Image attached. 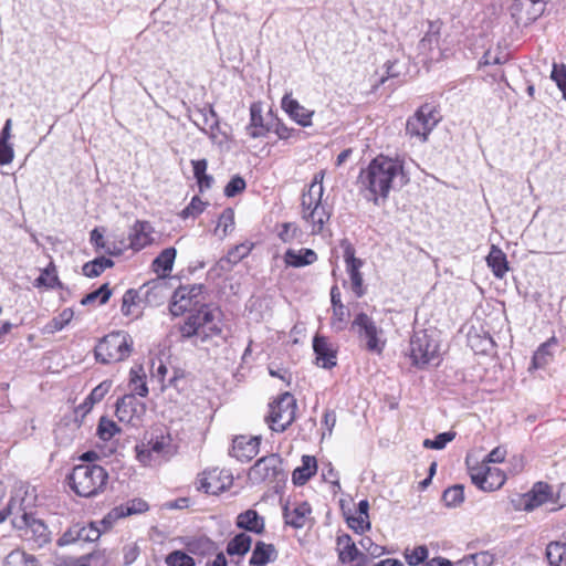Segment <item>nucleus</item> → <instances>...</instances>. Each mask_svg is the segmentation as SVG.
<instances>
[{"instance_id": "50", "label": "nucleus", "mask_w": 566, "mask_h": 566, "mask_svg": "<svg viewBox=\"0 0 566 566\" xmlns=\"http://www.w3.org/2000/svg\"><path fill=\"white\" fill-rule=\"evenodd\" d=\"M272 132L279 137V139L287 140L291 138H298L301 132L292 127H287L279 118L274 117Z\"/></svg>"}, {"instance_id": "31", "label": "nucleus", "mask_w": 566, "mask_h": 566, "mask_svg": "<svg viewBox=\"0 0 566 566\" xmlns=\"http://www.w3.org/2000/svg\"><path fill=\"white\" fill-rule=\"evenodd\" d=\"M556 345V337H551L548 340L539 345L533 355L531 368L539 369L547 366L553 360L554 353L552 348Z\"/></svg>"}, {"instance_id": "52", "label": "nucleus", "mask_w": 566, "mask_h": 566, "mask_svg": "<svg viewBox=\"0 0 566 566\" xmlns=\"http://www.w3.org/2000/svg\"><path fill=\"white\" fill-rule=\"evenodd\" d=\"M455 437V432L447 431L439 433L434 439H426L423 441V447L427 449L441 450L443 449L448 442L452 441Z\"/></svg>"}, {"instance_id": "2", "label": "nucleus", "mask_w": 566, "mask_h": 566, "mask_svg": "<svg viewBox=\"0 0 566 566\" xmlns=\"http://www.w3.org/2000/svg\"><path fill=\"white\" fill-rule=\"evenodd\" d=\"M358 180L371 195L370 199L377 203L378 198L386 199L390 190L401 188L409 178L405 172L402 160L380 155L361 169Z\"/></svg>"}, {"instance_id": "14", "label": "nucleus", "mask_w": 566, "mask_h": 566, "mask_svg": "<svg viewBox=\"0 0 566 566\" xmlns=\"http://www.w3.org/2000/svg\"><path fill=\"white\" fill-rule=\"evenodd\" d=\"M553 488L545 482H536L528 492L520 496L517 507L532 512L544 504L553 503Z\"/></svg>"}, {"instance_id": "43", "label": "nucleus", "mask_w": 566, "mask_h": 566, "mask_svg": "<svg viewBox=\"0 0 566 566\" xmlns=\"http://www.w3.org/2000/svg\"><path fill=\"white\" fill-rule=\"evenodd\" d=\"M493 563L494 556L492 554L479 552L463 557L454 566H491Z\"/></svg>"}, {"instance_id": "40", "label": "nucleus", "mask_w": 566, "mask_h": 566, "mask_svg": "<svg viewBox=\"0 0 566 566\" xmlns=\"http://www.w3.org/2000/svg\"><path fill=\"white\" fill-rule=\"evenodd\" d=\"M252 538L245 533L237 534L227 545V553L229 555H244L251 548Z\"/></svg>"}, {"instance_id": "18", "label": "nucleus", "mask_w": 566, "mask_h": 566, "mask_svg": "<svg viewBox=\"0 0 566 566\" xmlns=\"http://www.w3.org/2000/svg\"><path fill=\"white\" fill-rule=\"evenodd\" d=\"M149 510V505L146 501L142 499H134L128 501L125 504H120L114 509H112L102 520L101 523L104 525L105 530H109L118 520L135 515L142 514Z\"/></svg>"}, {"instance_id": "15", "label": "nucleus", "mask_w": 566, "mask_h": 566, "mask_svg": "<svg viewBox=\"0 0 566 566\" xmlns=\"http://www.w3.org/2000/svg\"><path fill=\"white\" fill-rule=\"evenodd\" d=\"M233 478L227 470L218 468L205 471L199 478V490L217 495L231 488Z\"/></svg>"}, {"instance_id": "38", "label": "nucleus", "mask_w": 566, "mask_h": 566, "mask_svg": "<svg viewBox=\"0 0 566 566\" xmlns=\"http://www.w3.org/2000/svg\"><path fill=\"white\" fill-rule=\"evenodd\" d=\"M219 119L217 113L214 112L211 105L203 106L198 108L193 113V124L199 127L200 130L207 132V128L210 125L217 126V120Z\"/></svg>"}, {"instance_id": "19", "label": "nucleus", "mask_w": 566, "mask_h": 566, "mask_svg": "<svg viewBox=\"0 0 566 566\" xmlns=\"http://www.w3.org/2000/svg\"><path fill=\"white\" fill-rule=\"evenodd\" d=\"M260 442V436H239L233 440L231 454L241 462L250 461L259 453Z\"/></svg>"}, {"instance_id": "64", "label": "nucleus", "mask_w": 566, "mask_h": 566, "mask_svg": "<svg viewBox=\"0 0 566 566\" xmlns=\"http://www.w3.org/2000/svg\"><path fill=\"white\" fill-rule=\"evenodd\" d=\"M553 504H556L557 506L553 507L552 510L566 506V483L562 484L556 493L554 492Z\"/></svg>"}, {"instance_id": "34", "label": "nucleus", "mask_w": 566, "mask_h": 566, "mask_svg": "<svg viewBox=\"0 0 566 566\" xmlns=\"http://www.w3.org/2000/svg\"><path fill=\"white\" fill-rule=\"evenodd\" d=\"M186 548L190 554L198 556H207L217 551L216 543L207 536L190 538L186 543Z\"/></svg>"}, {"instance_id": "23", "label": "nucleus", "mask_w": 566, "mask_h": 566, "mask_svg": "<svg viewBox=\"0 0 566 566\" xmlns=\"http://www.w3.org/2000/svg\"><path fill=\"white\" fill-rule=\"evenodd\" d=\"M313 349L318 366L332 368L336 365V352L326 337L316 335L313 339Z\"/></svg>"}, {"instance_id": "62", "label": "nucleus", "mask_w": 566, "mask_h": 566, "mask_svg": "<svg viewBox=\"0 0 566 566\" xmlns=\"http://www.w3.org/2000/svg\"><path fill=\"white\" fill-rule=\"evenodd\" d=\"M506 457V450L503 447L494 448L481 463H501Z\"/></svg>"}, {"instance_id": "36", "label": "nucleus", "mask_w": 566, "mask_h": 566, "mask_svg": "<svg viewBox=\"0 0 566 566\" xmlns=\"http://www.w3.org/2000/svg\"><path fill=\"white\" fill-rule=\"evenodd\" d=\"M112 380L106 379L98 384L86 397L84 402L80 406L84 412H88L93 406L103 400V398L108 394L112 388Z\"/></svg>"}, {"instance_id": "56", "label": "nucleus", "mask_w": 566, "mask_h": 566, "mask_svg": "<svg viewBox=\"0 0 566 566\" xmlns=\"http://www.w3.org/2000/svg\"><path fill=\"white\" fill-rule=\"evenodd\" d=\"M346 521L348 526L358 534H363L370 528L369 518L360 514L348 516Z\"/></svg>"}, {"instance_id": "17", "label": "nucleus", "mask_w": 566, "mask_h": 566, "mask_svg": "<svg viewBox=\"0 0 566 566\" xmlns=\"http://www.w3.org/2000/svg\"><path fill=\"white\" fill-rule=\"evenodd\" d=\"M19 515L14 516L12 520L13 525L17 528L24 530L25 534L32 533L35 542L39 545H43L50 541V534L45 524L36 518H34L31 514L21 510L20 505L17 507V513Z\"/></svg>"}, {"instance_id": "63", "label": "nucleus", "mask_w": 566, "mask_h": 566, "mask_svg": "<svg viewBox=\"0 0 566 566\" xmlns=\"http://www.w3.org/2000/svg\"><path fill=\"white\" fill-rule=\"evenodd\" d=\"M91 242L97 248V249H104L105 252L109 254H114L112 249L106 244V241L104 239V234L98 231V229H94L91 232Z\"/></svg>"}, {"instance_id": "33", "label": "nucleus", "mask_w": 566, "mask_h": 566, "mask_svg": "<svg viewBox=\"0 0 566 566\" xmlns=\"http://www.w3.org/2000/svg\"><path fill=\"white\" fill-rule=\"evenodd\" d=\"M129 394H134V396L146 397L148 395V387L146 384V375L144 373L143 366H134L129 370V384H128Z\"/></svg>"}, {"instance_id": "39", "label": "nucleus", "mask_w": 566, "mask_h": 566, "mask_svg": "<svg viewBox=\"0 0 566 566\" xmlns=\"http://www.w3.org/2000/svg\"><path fill=\"white\" fill-rule=\"evenodd\" d=\"M548 0H514L515 7L525 10L527 20L535 21L545 11Z\"/></svg>"}, {"instance_id": "28", "label": "nucleus", "mask_w": 566, "mask_h": 566, "mask_svg": "<svg viewBox=\"0 0 566 566\" xmlns=\"http://www.w3.org/2000/svg\"><path fill=\"white\" fill-rule=\"evenodd\" d=\"M486 264L497 279H503L509 271V262L505 253L496 245L492 244L486 256Z\"/></svg>"}, {"instance_id": "22", "label": "nucleus", "mask_w": 566, "mask_h": 566, "mask_svg": "<svg viewBox=\"0 0 566 566\" xmlns=\"http://www.w3.org/2000/svg\"><path fill=\"white\" fill-rule=\"evenodd\" d=\"M311 513V505L306 502L294 504L292 507L286 504L283 507V517L285 524L296 530L306 525Z\"/></svg>"}, {"instance_id": "46", "label": "nucleus", "mask_w": 566, "mask_h": 566, "mask_svg": "<svg viewBox=\"0 0 566 566\" xmlns=\"http://www.w3.org/2000/svg\"><path fill=\"white\" fill-rule=\"evenodd\" d=\"M119 432V427L115 421L108 419L107 417H101L98 426H97V436L104 440H111L116 433Z\"/></svg>"}, {"instance_id": "13", "label": "nucleus", "mask_w": 566, "mask_h": 566, "mask_svg": "<svg viewBox=\"0 0 566 566\" xmlns=\"http://www.w3.org/2000/svg\"><path fill=\"white\" fill-rule=\"evenodd\" d=\"M145 415V402L138 400L134 394H126L116 401V417L120 422L137 427Z\"/></svg>"}, {"instance_id": "59", "label": "nucleus", "mask_w": 566, "mask_h": 566, "mask_svg": "<svg viewBox=\"0 0 566 566\" xmlns=\"http://www.w3.org/2000/svg\"><path fill=\"white\" fill-rule=\"evenodd\" d=\"M73 313L70 310H64L57 317H54L48 325L50 332H59L65 327L71 321Z\"/></svg>"}, {"instance_id": "49", "label": "nucleus", "mask_w": 566, "mask_h": 566, "mask_svg": "<svg viewBox=\"0 0 566 566\" xmlns=\"http://www.w3.org/2000/svg\"><path fill=\"white\" fill-rule=\"evenodd\" d=\"M447 506H457L464 500V490L460 484L448 488L442 495Z\"/></svg>"}, {"instance_id": "47", "label": "nucleus", "mask_w": 566, "mask_h": 566, "mask_svg": "<svg viewBox=\"0 0 566 566\" xmlns=\"http://www.w3.org/2000/svg\"><path fill=\"white\" fill-rule=\"evenodd\" d=\"M102 527H97L95 523H91L87 526H81V528H76V537H80V541L84 542H94L97 541L102 534L105 532L104 525L99 522Z\"/></svg>"}, {"instance_id": "44", "label": "nucleus", "mask_w": 566, "mask_h": 566, "mask_svg": "<svg viewBox=\"0 0 566 566\" xmlns=\"http://www.w3.org/2000/svg\"><path fill=\"white\" fill-rule=\"evenodd\" d=\"M114 262L105 256L96 258L83 265V274L88 277H96L106 269L112 268Z\"/></svg>"}, {"instance_id": "42", "label": "nucleus", "mask_w": 566, "mask_h": 566, "mask_svg": "<svg viewBox=\"0 0 566 566\" xmlns=\"http://www.w3.org/2000/svg\"><path fill=\"white\" fill-rule=\"evenodd\" d=\"M234 229V212L231 208H227L219 217L214 229L216 235L221 239L226 238Z\"/></svg>"}, {"instance_id": "20", "label": "nucleus", "mask_w": 566, "mask_h": 566, "mask_svg": "<svg viewBox=\"0 0 566 566\" xmlns=\"http://www.w3.org/2000/svg\"><path fill=\"white\" fill-rule=\"evenodd\" d=\"M281 106L283 111L302 127L312 125L314 111L307 109L301 105L291 94H285L282 98Z\"/></svg>"}, {"instance_id": "37", "label": "nucleus", "mask_w": 566, "mask_h": 566, "mask_svg": "<svg viewBox=\"0 0 566 566\" xmlns=\"http://www.w3.org/2000/svg\"><path fill=\"white\" fill-rule=\"evenodd\" d=\"M549 566H566V543L551 542L545 552Z\"/></svg>"}, {"instance_id": "48", "label": "nucleus", "mask_w": 566, "mask_h": 566, "mask_svg": "<svg viewBox=\"0 0 566 566\" xmlns=\"http://www.w3.org/2000/svg\"><path fill=\"white\" fill-rule=\"evenodd\" d=\"M112 295V291L108 287V284H103L99 289L88 293L85 295L81 303L82 305H90L98 301L99 304H105Z\"/></svg>"}, {"instance_id": "21", "label": "nucleus", "mask_w": 566, "mask_h": 566, "mask_svg": "<svg viewBox=\"0 0 566 566\" xmlns=\"http://www.w3.org/2000/svg\"><path fill=\"white\" fill-rule=\"evenodd\" d=\"M279 472V458L276 455L263 457L259 459L250 469V478L254 481L262 482L273 480Z\"/></svg>"}, {"instance_id": "7", "label": "nucleus", "mask_w": 566, "mask_h": 566, "mask_svg": "<svg viewBox=\"0 0 566 566\" xmlns=\"http://www.w3.org/2000/svg\"><path fill=\"white\" fill-rule=\"evenodd\" d=\"M133 350L132 337L123 331L104 336L95 347L96 360L102 364L123 361Z\"/></svg>"}, {"instance_id": "8", "label": "nucleus", "mask_w": 566, "mask_h": 566, "mask_svg": "<svg viewBox=\"0 0 566 566\" xmlns=\"http://www.w3.org/2000/svg\"><path fill=\"white\" fill-rule=\"evenodd\" d=\"M296 399L290 392L280 395L269 405V415L265 418L269 428L274 432H284L295 420Z\"/></svg>"}, {"instance_id": "25", "label": "nucleus", "mask_w": 566, "mask_h": 566, "mask_svg": "<svg viewBox=\"0 0 566 566\" xmlns=\"http://www.w3.org/2000/svg\"><path fill=\"white\" fill-rule=\"evenodd\" d=\"M153 229L146 221H136L129 232V245L132 249L139 251L151 243Z\"/></svg>"}, {"instance_id": "5", "label": "nucleus", "mask_w": 566, "mask_h": 566, "mask_svg": "<svg viewBox=\"0 0 566 566\" xmlns=\"http://www.w3.org/2000/svg\"><path fill=\"white\" fill-rule=\"evenodd\" d=\"M136 458L145 467H156L175 454L171 437L164 432L151 433L135 447Z\"/></svg>"}, {"instance_id": "4", "label": "nucleus", "mask_w": 566, "mask_h": 566, "mask_svg": "<svg viewBox=\"0 0 566 566\" xmlns=\"http://www.w3.org/2000/svg\"><path fill=\"white\" fill-rule=\"evenodd\" d=\"M107 480V471L91 463L75 465L69 476L71 489L82 497H92L103 492Z\"/></svg>"}, {"instance_id": "6", "label": "nucleus", "mask_w": 566, "mask_h": 566, "mask_svg": "<svg viewBox=\"0 0 566 566\" xmlns=\"http://www.w3.org/2000/svg\"><path fill=\"white\" fill-rule=\"evenodd\" d=\"M409 358L418 368L437 366L440 363L439 343L428 331L415 332L410 338Z\"/></svg>"}, {"instance_id": "54", "label": "nucleus", "mask_w": 566, "mask_h": 566, "mask_svg": "<svg viewBox=\"0 0 566 566\" xmlns=\"http://www.w3.org/2000/svg\"><path fill=\"white\" fill-rule=\"evenodd\" d=\"M206 207V202H203L199 197L195 196L189 205L181 211L180 216L184 219L187 218H196L199 216Z\"/></svg>"}, {"instance_id": "57", "label": "nucleus", "mask_w": 566, "mask_h": 566, "mask_svg": "<svg viewBox=\"0 0 566 566\" xmlns=\"http://www.w3.org/2000/svg\"><path fill=\"white\" fill-rule=\"evenodd\" d=\"M245 189V181L240 176H234L224 187V195L228 198H232Z\"/></svg>"}, {"instance_id": "30", "label": "nucleus", "mask_w": 566, "mask_h": 566, "mask_svg": "<svg viewBox=\"0 0 566 566\" xmlns=\"http://www.w3.org/2000/svg\"><path fill=\"white\" fill-rule=\"evenodd\" d=\"M316 459L311 455L302 457V465L296 468L292 473V481L296 485L305 484L316 472Z\"/></svg>"}, {"instance_id": "27", "label": "nucleus", "mask_w": 566, "mask_h": 566, "mask_svg": "<svg viewBox=\"0 0 566 566\" xmlns=\"http://www.w3.org/2000/svg\"><path fill=\"white\" fill-rule=\"evenodd\" d=\"M283 259L286 266L303 268L315 263L317 261V254L314 250L307 248L298 250L289 249L284 253Z\"/></svg>"}, {"instance_id": "24", "label": "nucleus", "mask_w": 566, "mask_h": 566, "mask_svg": "<svg viewBox=\"0 0 566 566\" xmlns=\"http://www.w3.org/2000/svg\"><path fill=\"white\" fill-rule=\"evenodd\" d=\"M138 291L146 305L156 306L159 305L167 296L168 287L166 282L161 280H154L140 286Z\"/></svg>"}, {"instance_id": "9", "label": "nucleus", "mask_w": 566, "mask_h": 566, "mask_svg": "<svg viewBox=\"0 0 566 566\" xmlns=\"http://www.w3.org/2000/svg\"><path fill=\"white\" fill-rule=\"evenodd\" d=\"M439 122L440 115L437 107L431 104H423L408 118L406 132L411 138H417L423 143Z\"/></svg>"}, {"instance_id": "29", "label": "nucleus", "mask_w": 566, "mask_h": 566, "mask_svg": "<svg viewBox=\"0 0 566 566\" xmlns=\"http://www.w3.org/2000/svg\"><path fill=\"white\" fill-rule=\"evenodd\" d=\"M142 303H144L143 297L137 290H128L123 295V302H122V313L125 316H130L134 318H137L142 315L143 306Z\"/></svg>"}, {"instance_id": "1", "label": "nucleus", "mask_w": 566, "mask_h": 566, "mask_svg": "<svg viewBox=\"0 0 566 566\" xmlns=\"http://www.w3.org/2000/svg\"><path fill=\"white\" fill-rule=\"evenodd\" d=\"M169 310L174 316L190 313L179 329L181 337L193 338L195 345L203 344L221 333L218 314L206 304L202 285L195 284L177 289Z\"/></svg>"}, {"instance_id": "55", "label": "nucleus", "mask_w": 566, "mask_h": 566, "mask_svg": "<svg viewBox=\"0 0 566 566\" xmlns=\"http://www.w3.org/2000/svg\"><path fill=\"white\" fill-rule=\"evenodd\" d=\"M551 78L556 83L557 87L563 93V98L566 101V67L564 65H553Z\"/></svg>"}, {"instance_id": "16", "label": "nucleus", "mask_w": 566, "mask_h": 566, "mask_svg": "<svg viewBox=\"0 0 566 566\" xmlns=\"http://www.w3.org/2000/svg\"><path fill=\"white\" fill-rule=\"evenodd\" d=\"M273 120L272 113L270 112L264 116L261 103L254 102L250 105V122L245 127V132L253 139L265 137L272 132Z\"/></svg>"}, {"instance_id": "58", "label": "nucleus", "mask_w": 566, "mask_h": 566, "mask_svg": "<svg viewBox=\"0 0 566 566\" xmlns=\"http://www.w3.org/2000/svg\"><path fill=\"white\" fill-rule=\"evenodd\" d=\"M57 283L55 270L46 268L41 275L35 280V286L54 287Z\"/></svg>"}, {"instance_id": "10", "label": "nucleus", "mask_w": 566, "mask_h": 566, "mask_svg": "<svg viewBox=\"0 0 566 566\" xmlns=\"http://www.w3.org/2000/svg\"><path fill=\"white\" fill-rule=\"evenodd\" d=\"M352 329L357 333L361 340H365L367 350L377 354L382 352L385 342H382L379 337L382 331L366 313H358L355 316L352 323Z\"/></svg>"}, {"instance_id": "53", "label": "nucleus", "mask_w": 566, "mask_h": 566, "mask_svg": "<svg viewBox=\"0 0 566 566\" xmlns=\"http://www.w3.org/2000/svg\"><path fill=\"white\" fill-rule=\"evenodd\" d=\"M348 315L349 312L345 305L333 307L332 326L337 331L344 329Z\"/></svg>"}, {"instance_id": "12", "label": "nucleus", "mask_w": 566, "mask_h": 566, "mask_svg": "<svg viewBox=\"0 0 566 566\" xmlns=\"http://www.w3.org/2000/svg\"><path fill=\"white\" fill-rule=\"evenodd\" d=\"M472 482L483 491L500 489L506 480L505 474L497 468L488 463H480L475 467L469 465Z\"/></svg>"}, {"instance_id": "45", "label": "nucleus", "mask_w": 566, "mask_h": 566, "mask_svg": "<svg viewBox=\"0 0 566 566\" xmlns=\"http://www.w3.org/2000/svg\"><path fill=\"white\" fill-rule=\"evenodd\" d=\"M403 556L409 566H418L427 560L429 549L426 545H418L411 548L407 547L403 552Z\"/></svg>"}, {"instance_id": "26", "label": "nucleus", "mask_w": 566, "mask_h": 566, "mask_svg": "<svg viewBox=\"0 0 566 566\" xmlns=\"http://www.w3.org/2000/svg\"><path fill=\"white\" fill-rule=\"evenodd\" d=\"M235 525L244 531L262 534L265 521L255 510L249 509L237 516Z\"/></svg>"}, {"instance_id": "51", "label": "nucleus", "mask_w": 566, "mask_h": 566, "mask_svg": "<svg viewBox=\"0 0 566 566\" xmlns=\"http://www.w3.org/2000/svg\"><path fill=\"white\" fill-rule=\"evenodd\" d=\"M167 566H196L195 559L182 551H174L166 557Z\"/></svg>"}, {"instance_id": "35", "label": "nucleus", "mask_w": 566, "mask_h": 566, "mask_svg": "<svg viewBox=\"0 0 566 566\" xmlns=\"http://www.w3.org/2000/svg\"><path fill=\"white\" fill-rule=\"evenodd\" d=\"M275 556L276 552L272 544L258 542L252 552L250 564L255 566H263L268 562L274 559Z\"/></svg>"}, {"instance_id": "11", "label": "nucleus", "mask_w": 566, "mask_h": 566, "mask_svg": "<svg viewBox=\"0 0 566 566\" xmlns=\"http://www.w3.org/2000/svg\"><path fill=\"white\" fill-rule=\"evenodd\" d=\"M340 247L343 248L346 272L350 280V289L356 297H363L366 294V287L360 272L364 261L355 256V249L347 240L342 241Z\"/></svg>"}, {"instance_id": "61", "label": "nucleus", "mask_w": 566, "mask_h": 566, "mask_svg": "<svg viewBox=\"0 0 566 566\" xmlns=\"http://www.w3.org/2000/svg\"><path fill=\"white\" fill-rule=\"evenodd\" d=\"M297 233V227L294 223L286 222L282 224L281 230L279 231V238L283 242H291L295 239Z\"/></svg>"}, {"instance_id": "41", "label": "nucleus", "mask_w": 566, "mask_h": 566, "mask_svg": "<svg viewBox=\"0 0 566 566\" xmlns=\"http://www.w3.org/2000/svg\"><path fill=\"white\" fill-rule=\"evenodd\" d=\"M250 252L251 245H248L245 243L235 245L228 252L227 256L222 258L219 261V264L222 269H224L226 266L231 268L232 265L237 264L242 259L248 256Z\"/></svg>"}, {"instance_id": "3", "label": "nucleus", "mask_w": 566, "mask_h": 566, "mask_svg": "<svg viewBox=\"0 0 566 566\" xmlns=\"http://www.w3.org/2000/svg\"><path fill=\"white\" fill-rule=\"evenodd\" d=\"M324 176V170L315 174L308 188L301 196V218L313 235L324 232L332 216V209L323 201Z\"/></svg>"}, {"instance_id": "60", "label": "nucleus", "mask_w": 566, "mask_h": 566, "mask_svg": "<svg viewBox=\"0 0 566 566\" xmlns=\"http://www.w3.org/2000/svg\"><path fill=\"white\" fill-rule=\"evenodd\" d=\"M386 70V76L380 78V83H385L386 80L399 77L401 74V67L399 66L398 60H389L384 65Z\"/></svg>"}, {"instance_id": "32", "label": "nucleus", "mask_w": 566, "mask_h": 566, "mask_svg": "<svg viewBox=\"0 0 566 566\" xmlns=\"http://www.w3.org/2000/svg\"><path fill=\"white\" fill-rule=\"evenodd\" d=\"M176 254L177 252L175 248H167L163 250L153 261L151 266L154 272H156L160 277L168 276L172 270Z\"/></svg>"}]
</instances>
